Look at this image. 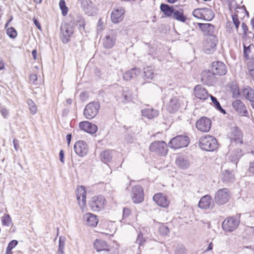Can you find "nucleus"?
Returning a JSON list of instances; mask_svg holds the SVG:
<instances>
[{
	"label": "nucleus",
	"mask_w": 254,
	"mask_h": 254,
	"mask_svg": "<svg viewBox=\"0 0 254 254\" xmlns=\"http://www.w3.org/2000/svg\"><path fill=\"white\" fill-rule=\"evenodd\" d=\"M159 111L152 108H147L141 110L142 116L148 119H152L159 115Z\"/></svg>",
	"instance_id": "c85d7f7f"
},
{
	"label": "nucleus",
	"mask_w": 254,
	"mask_h": 254,
	"mask_svg": "<svg viewBox=\"0 0 254 254\" xmlns=\"http://www.w3.org/2000/svg\"><path fill=\"white\" fill-rule=\"evenodd\" d=\"M149 150L162 156L166 155L168 153L167 145L164 141H156L151 143Z\"/></svg>",
	"instance_id": "7ed1b4c3"
},
{
	"label": "nucleus",
	"mask_w": 254,
	"mask_h": 254,
	"mask_svg": "<svg viewBox=\"0 0 254 254\" xmlns=\"http://www.w3.org/2000/svg\"><path fill=\"white\" fill-rule=\"evenodd\" d=\"M214 16L213 11L207 8H203L202 9V19L210 21L213 19Z\"/></svg>",
	"instance_id": "e433bc0d"
},
{
	"label": "nucleus",
	"mask_w": 254,
	"mask_h": 254,
	"mask_svg": "<svg viewBox=\"0 0 254 254\" xmlns=\"http://www.w3.org/2000/svg\"><path fill=\"white\" fill-rule=\"evenodd\" d=\"M6 33L8 36L11 38H15L17 36V32L13 27L7 28Z\"/></svg>",
	"instance_id": "de8ad7c7"
},
{
	"label": "nucleus",
	"mask_w": 254,
	"mask_h": 254,
	"mask_svg": "<svg viewBox=\"0 0 254 254\" xmlns=\"http://www.w3.org/2000/svg\"><path fill=\"white\" fill-rule=\"evenodd\" d=\"M159 232L163 235H167L169 233V229L167 226L162 225L159 227Z\"/></svg>",
	"instance_id": "3c124183"
},
{
	"label": "nucleus",
	"mask_w": 254,
	"mask_h": 254,
	"mask_svg": "<svg viewBox=\"0 0 254 254\" xmlns=\"http://www.w3.org/2000/svg\"><path fill=\"white\" fill-rule=\"evenodd\" d=\"M125 12L124 8L121 6L114 9L111 14L112 21L115 23L120 22L124 18Z\"/></svg>",
	"instance_id": "f3484780"
},
{
	"label": "nucleus",
	"mask_w": 254,
	"mask_h": 254,
	"mask_svg": "<svg viewBox=\"0 0 254 254\" xmlns=\"http://www.w3.org/2000/svg\"><path fill=\"white\" fill-rule=\"evenodd\" d=\"M239 220L234 217H230L226 219L222 223V227L226 232L234 230L238 226Z\"/></svg>",
	"instance_id": "9b49d317"
},
{
	"label": "nucleus",
	"mask_w": 254,
	"mask_h": 254,
	"mask_svg": "<svg viewBox=\"0 0 254 254\" xmlns=\"http://www.w3.org/2000/svg\"><path fill=\"white\" fill-rule=\"evenodd\" d=\"M81 6L85 12L88 15L95 13L96 8L90 0H82Z\"/></svg>",
	"instance_id": "4be33fe9"
},
{
	"label": "nucleus",
	"mask_w": 254,
	"mask_h": 254,
	"mask_svg": "<svg viewBox=\"0 0 254 254\" xmlns=\"http://www.w3.org/2000/svg\"><path fill=\"white\" fill-rule=\"evenodd\" d=\"M86 191L84 187L78 186L76 189V198L78 205L82 211H85L86 208Z\"/></svg>",
	"instance_id": "423d86ee"
},
{
	"label": "nucleus",
	"mask_w": 254,
	"mask_h": 254,
	"mask_svg": "<svg viewBox=\"0 0 254 254\" xmlns=\"http://www.w3.org/2000/svg\"><path fill=\"white\" fill-rule=\"evenodd\" d=\"M217 43V38L214 36H208L206 39L204 46V52L207 54L213 53L216 50Z\"/></svg>",
	"instance_id": "6e6552de"
},
{
	"label": "nucleus",
	"mask_w": 254,
	"mask_h": 254,
	"mask_svg": "<svg viewBox=\"0 0 254 254\" xmlns=\"http://www.w3.org/2000/svg\"><path fill=\"white\" fill-rule=\"evenodd\" d=\"M145 241V240L143 238L142 234L141 233L139 234L136 239V243L138 244L139 246H141Z\"/></svg>",
	"instance_id": "5fc2aeb1"
},
{
	"label": "nucleus",
	"mask_w": 254,
	"mask_h": 254,
	"mask_svg": "<svg viewBox=\"0 0 254 254\" xmlns=\"http://www.w3.org/2000/svg\"><path fill=\"white\" fill-rule=\"evenodd\" d=\"M183 104V98L174 96L170 99L167 109L170 113H174L177 111Z\"/></svg>",
	"instance_id": "1a4fd4ad"
},
{
	"label": "nucleus",
	"mask_w": 254,
	"mask_h": 254,
	"mask_svg": "<svg viewBox=\"0 0 254 254\" xmlns=\"http://www.w3.org/2000/svg\"><path fill=\"white\" fill-rule=\"evenodd\" d=\"M27 103L28 105L30 113L33 115L35 114L37 111V106L35 104L31 99H28Z\"/></svg>",
	"instance_id": "ea45409f"
},
{
	"label": "nucleus",
	"mask_w": 254,
	"mask_h": 254,
	"mask_svg": "<svg viewBox=\"0 0 254 254\" xmlns=\"http://www.w3.org/2000/svg\"><path fill=\"white\" fill-rule=\"evenodd\" d=\"M193 94L197 99L201 100H206L209 96L207 91L199 85L195 87L193 90Z\"/></svg>",
	"instance_id": "6ab92c4d"
},
{
	"label": "nucleus",
	"mask_w": 254,
	"mask_h": 254,
	"mask_svg": "<svg viewBox=\"0 0 254 254\" xmlns=\"http://www.w3.org/2000/svg\"><path fill=\"white\" fill-rule=\"evenodd\" d=\"M199 146L201 149L213 151L217 147V142L215 138L210 135H205L200 138Z\"/></svg>",
	"instance_id": "f257e3e1"
},
{
	"label": "nucleus",
	"mask_w": 254,
	"mask_h": 254,
	"mask_svg": "<svg viewBox=\"0 0 254 254\" xmlns=\"http://www.w3.org/2000/svg\"><path fill=\"white\" fill-rule=\"evenodd\" d=\"M209 96L210 97L211 100L213 102L214 106L216 107V108L219 111H220L221 113L225 114V111L222 108L217 99L212 95H209Z\"/></svg>",
	"instance_id": "79ce46f5"
},
{
	"label": "nucleus",
	"mask_w": 254,
	"mask_h": 254,
	"mask_svg": "<svg viewBox=\"0 0 254 254\" xmlns=\"http://www.w3.org/2000/svg\"><path fill=\"white\" fill-rule=\"evenodd\" d=\"M123 213L124 218L127 217L130 214V210L128 208H124Z\"/></svg>",
	"instance_id": "bf43d9fd"
},
{
	"label": "nucleus",
	"mask_w": 254,
	"mask_h": 254,
	"mask_svg": "<svg viewBox=\"0 0 254 254\" xmlns=\"http://www.w3.org/2000/svg\"><path fill=\"white\" fill-rule=\"evenodd\" d=\"M71 138V134H68L66 135V140L67 142L68 145H69L70 143Z\"/></svg>",
	"instance_id": "69168bd1"
},
{
	"label": "nucleus",
	"mask_w": 254,
	"mask_h": 254,
	"mask_svg": "<svg viewBox=\"0 0 254 254\" xmlns=\"http://www.w3.org/2000/svg\"><path fill=\"white\" fill-rule=\"evenodd\" d=\"M230 195V191L228 189L226 188L220 189L215 194V201L219 205H223L228 201Z\"/></svg>",
	"instance_id": "39448f33"
},
{
	"label": "nucleus",
	"mask_w": 254,
	"mask_h": 254,
	"mask_svg": "<svg viewBox=\"0 0 254 254\" xmlns=\"http://www.w3.org/2000/svg\"><path fill=\"white\" fill-rule=\"evenodd\" d=\"M252 46H253L252 45L247 46L246 44H244V55L246 58L249 57V54L251 53V49Z\"/></svg>",
	"instance_id": "864d4df0"
},
{
	"label": "nucleus",
	"mask_w": 254,
	"mask_h": 254,
	"mask_svg": "<svg viewBox=\"0 0 254 254\" xmlns=\"http://www.w3.org/2000/svg\"><path fill=\"white\" fill-rule=\"evenodd\" d=\"M160 9L166 16L172 17L175 9L172 6H170L166 4H161Z\"/></svg>",
	"instance_id": "c9c22d12"
},
{
	"label": "nucleus",
	"mask_w": 254,
	"mask_h": 254,
	"mask_svg": "<svg viewBox=\"0 0 254 254\" xmlns=\"http://www.w3.org/2000/svg\"><path fill=\"white\" fill-rule=\"evenodd\" d=\"M32 55L34 60H36L37 51L36 50H34L32 52Z\"/></svg>",
	"instance_id": "774afa93"
},
{
	"label": "nucleus",
	"mask_w": 254,
	"mask_h": 254,
	"mask_svg": "<svg viewBox=\"0 0 254 254\" xmlns=\"http://www.w3.org/2000/svg\"><path fill=\"white\" fill-rule=\"evenodd\" d=\"M198 207L202 209H208L213 206L211 197L209 195L202 196L198 203Z\"/></svg>",
	"instance_id": "aec40b11"
},
{
	"label": "nucleus",
	"mask_w": 254,
	"mask_h": 254,
	"mask_svg": "<svg viewBox=\"0 0 254 254\" xmlns=\"http://www.w3.org/2000/svg\"><path fill=\"white\" fill-rule=\"evenodd\" d=\"M172 17L183 23L185 22L187 19V16L184 15V10L182 9H175Z\"/></svg>",
	"instance_id": "2f4dec72"
},
{
	"label": "nucleus",
	"mask_w": 254,
	"mask_h": 254,
	"mask_svg": "<svg viewBox=\"0 0 254 254\" xmlns=\"http://www.w3.org/2000/svg\"><path fill=\"white\" fill-rule=\"evenodd\" d=\"M60 161L63 163H64V153L63 150H61L59 154Z\"/></svg>",
	"instance_id": "e2e57ef3"
},
{
	"label": "nucleus",
	"mask_w": 254,
	"mask_h": 254,
	"mask_svg": "<svg viewBox=\"0 0 254 254\" xmlns=\"http://www.w3.org/2000/svg\"><path fill=\"white\" fill-rule=\"evenodd\" d=\"M214 75L212 71H204L201 74V80L204 83L210 85L215 81Z\"/></svg>",
	"instance_id": "cd10ccee"
},
{
	"label": "nucleus",
	"mask_w": 254,
	"mask_h": 254,
	"mask_svg": "<svg viewBox=\"0 0 254 254\" xmlns=\"http://www.w3.org/2000/svg\"><path fill=\"white\" fill-rule=\"evenodd\" d=\"M195 126L200 131L207 132L210 129L211 121L209 118L203 117L196 121Z\"/></svg>",
	"instance_id": "9d476101"
},
{
	"label": "nucleus",
	"mask_w": 254,
	"mask_h": 254,
	"mask_svg": "<svg viewBox=\"0 0 254 254\" xmlns=\"http://www.w3.org/2000/svg\"><path fill=\"white\" fill-rule=\"evenodd\" d=\"M17 244L18 242L16 240H12L8 244L7 249L12 250Z\"/></svg>",
	"instance_id": "4d7b16f0"
},
{
	"label": "nucleus",
	"mask_w": 254,
	"mask_h": 254,
	"mask_svg": "<svg viewBox=\"0 0 254 254\" xmlns=\"http://www.w3.org/2000/svg\"><path fill=\"white\" fill-rule=\"evenodd\" d=\"M116 41V36L113 30L110 31L102 40L104 47L108 49L112 48L115 45Z\"/></svg>",
	"instance_id": "dca6fc26"
},
{
	"label": "nucleus",
	"mask_w": 254,
	"mask_h": 254,
	"mask_svg": "<svg viewBox=\"0 0 254 254\" xmlns=\"http://www.w3.org/2000/svg\"><path fill=\"white\" fill-rule=\"evenodd\" d=\"M211 70L215 74L222 75L226 73L227 68L222 62H215L212 64Z\"/></svg>",
	"instance_id": "a211bd4d"
},
{
	"label": "nucleus",
	"mask_w": 254,
	"mask_h": 254,
	"mask_svg": "<svg viewBox=\"0 0 254 254\" xmlns=\"http://www.w3.org/2000/svg\"><path fill=\"white\" fill-rule=\"evenodd\" d=\"M237 162L238 161H236L235 163H231L230 164L232 166L230 170L228 169L222 171V176L224 182L228 183L233 182L234 180L235 176L233 172L237 168Z\"/></svg>",
	"instance_id": "4468645a"
},
{
	"label": "nucleus",
	"mask_w": 254,
	"mask_h": 254,
	"mask_svg": "<svg viewBox=\"0 0 254 254\" xmlns=\"http://www.w3.org/2000/svg\"><path fill=\"white\" fill-rule=\"evenodd\" d=\"M3 225L9 226L12 224V220L9 214H4L1 217Z\"/></svg>",
	"instance_id": "a19ab883"
},
{
	"label": "nucleus",
	"mask_w": 254,
	"mask_h": 254,
	"mask_svg": "<svg viewBox=\"0 0 254 254\" xmlns=\"http://www.w3.org/2000/svg\"><path fill=\"white\" fill-rule=\"evenodd\" d=\"M13 144H14V148L16 150H18V144L17 143H16V141L15 139H13Z\"/></svg>",
	"instance_id": "338daca9"
},
{
	"label": "nucleus",
	"mask_w": 254,
	"mask_h": 254,
	"mask_svg": "<svg viewBox=\"0 0 254 254\" xmlns=\"http://www.w3.org/2000/svg\"><path fill=\"white\" fill-rule=\"evenodd\" d=\"M103 22L99 20L97 25V30L101 31L103 29Z\"/></svg>",
	"instance_id": "680f3d73"
},
{
	"label": "nucleus",
	"mask_w": 254,
	"mask_h": 254,
	"mask_svg": "<svg viewBox=\"0 0 254 254\" xmlns=\"http://www.w3.org/2000/svg\"><path fill=\"white\" fill-rule=\"evenodd\" d=\"M248 172L254 174V151L252 152L251 161L250 163V167Z\"/></svg>",
	"instance_id": "a18cd8bd"
},
{
	"label": "nucleus",
	"mask_w": 254,
	"mask_h": 254,
	"mask_svg": "<svg viewBox=\"0 0 254 254\" xmlns=\"http://www.w3.org/2000/svg\"><path fill=\"white\" fill-rule=\"evenodd\" d=\"M189 142L190 139L188 136L178 135L170 140L168 146L172 149H177L187 146Z\"/></svg>",
	"instance_id": "f03ea898"
},
{
	"label": "nucleus",
	"mask_w": 254,
	"mask_h": 254,
	"mask_svg": "<svg viewBox=\"0 0 254 254\" xmlns=\"http://www.w3.org/2000/svg\"><path fill=\"white\" fill-rule=\"evenodd\" d=\"M106 202L105 198L102 196H93L89 202L91 209L94 211H98L102 209Z\"/></svg>",
	"instance_id": "0eeeda50"
},
{
	"label": "nucleus",
	"mask_w": 254,
	"mask_h": 254,
	"mask_svg": "<svg viewBox=\"0 0 254 254\" xmlns=\"http://www.w3.org/2000/svg\"><path fill=\"white\" fill-rule=\"evenodd\" d=\"M153 198L158 206L166 207L169 205V201L167 198L161 193L155 194Z\"/></svg>",
	"instance_id": "b1692460"
},
{
	"label": "nucleus",
	"mask_w": 254,
	"mask_h": 254,
	"mask_svg": "<svg viewBox=\"0 0 254 254\" xmlns=\"http://www.w3.org/2000/svg\"><path fill=\"white\" fill-rule=\"evenodd\" d=\"M176 165L182 169H186L189 167L190 163L189 158L186 156L182 155L177 158Z\"/></svg>",
	"instance_id": "a878e982"
},
{
	"label": "nucleus",
	"mask_w": 254,
	"mask_h": 254,
	"mask_svg": "<svg viewBox=\"0 0 254 254\" xmlns=\"http://www.w3.org/2000/svg\"><path fill=\"white\" fill-rule=\"evenodd\" d=\"M34 23L35 25L38 28V29L41 30V27L37 20H36V19H34Z\"/></svg>",
	"instance_id": "0e129e2a"
},
{
	"label": "nucleus",
	"mask_w": 254,
	"mask_h": 254,
	"mask_svg": "<svg viewBox=\"0 0 254 254\" xmlns=\"http://www.w3.org/2000/svg\"><path fill=\"white\" fill-rule=\"evenodd\" d=\"M95 249L97 252L102 251H109L108 246L105 241L96 240L94 243Z\"/></svg>",
	"instance_id": "72a5a7b5"
},
{
	"label": "nucleus",
	"mask_w": 254,
	"mask_h": 254,
	"mask_svg": "<svg viewBox=\"0 0 254 254\" xmlns=\"http://www.w3.org/2000/svg\"><path fill=\"white\" fill-rule=\"evenodd\" d=\"M64 245L65 238L60 236L59 238V247L57 251V254H64Z\"/></svg>",
	"instance_id": "58836bf2"
},
{
	"label": "nucleus",
	"mask_w": 254,
	"mask_h": 254,
	"mask_svg": "<svg viewBox=\"0 0 254 254\" xmlns=\"http://www.w3.org/2000/svg\"><path fill=\"white\" fill-rule=\"evenodd\" d=\"M99 108L100 104L98 102L89 103L84 109V116L88 119H92L97 115Z\"/></svg>",
	"instance_id": "20e7f679"
},
{
	"label": "nucleus",
	"mask_w": 254,
	"mask_h": 254,
	"mask_svg": "<svg viewBox=\"0 0 254 254\" xmlns=\"http://www.w3.org/2000/svg\"><path fill=\"white\" fill-rule=\"evenodd\" d=\"M201 31L204 34L210 36H213V33L214 31V27L213 25L209 23H197Z\"/></svg>",
	"instance_id": "bb28decb"
},
{
	"label": "nucleus",
	"mask_w": 254,
	"mask_h": 254,
	"mask_svg": "<svg viewBox=\"0 0 254 254\" xmlns=\"http://www.w3.org/2000/svg\"><path fill=\"white\" fill-rule=\"evenodd\" d=\"M242 133L240 129L237 127H234L232 129V134L230 136L231 139L234 140L237 143L242 144Z\"/></svg>",
	"instance_id": "c756f323"
},
{
	"label": "nucleus",
	"mask_w": 254,
	"mask_h": 254,
	"mask_svg": "<svg viewBox=\"0 0 254 254\" xmlns=\"http://www.w3.org/2000/svg\"><path fill=\"white\" fill-rule=\"evenodd\" d=\"M74 149L76 154L80 157L85 156L88 151L87 143L83 140L77 141L74 146Z\"/></svg>",
	"instance_id": "2eb2a0df"
},
{
	"label": "nucleus",
	"mask_w": 254,
	"mask_h": 254,
	"mask_svg": "<svg viewBox=\"0 0 254 254\" xmlns=\"http://www.w3.org/2000/svg\"><path fill=\"white\" fill-rule=\"evenodd\" d=\"M241 12L245 13V9L242 7L236 8V9L235 10V13L234 14H238V15H239V14Z\"/></svg>",
	"instance_id": "13d9d810"
},
{
	"label": "nucleus",
	"mask_w": 254,
	"mask_h": 254,
	"mask_svg": "<svg viewBox=\"0 0 254 254\" xmlns=\"http://www.w3.org/2000/svg\"><path fill=\"white\" fill-rule=\"evenodd\" d=\"M61 32L63 42L67 43L73 32V28L70 24L64 23L61 25Z\"/></svg>",
	"instance_id": "ddd939ff"
},
{
	"label": "nucleus",
	"mask_w": 254,
	"mask_h": 254,
	"mask_svg": "<svg viewBox=\"0 0 254 254\" xmlns=\"http://www.w3.org/2000/svg\"><path fill=\"white\" fill-rule=\"evenodd\" d=\"M131 198L135 203H139L144 199V192L142 187L137 186L132 188L131 191Z\"/></svg>",
	"instance_id": "f8f14e48"
},
{
	"label": "nucleus",
	"mask_w": 254,
	"mask_h": 254,
	"mask_svg": "<svg viewBox=\"0 0 254 254\" xmlns=\"http://www.w3.org/2000/svg\"><path fill=\"white\" fill-rule=\"evenodd\" d=\"M233 108L242 116H247L248 111L244 104L239 100H236L232 103Z\"/></svg>",
	"instance_id": "412c9836"
},
{
	"label": "nucleus",
	"mask_w": 254,
	"mask_h": 254,
	"mask_svg": "<svg viewBox=\"0 0 254 254\" xmlns=\"http://www.w3.org/2000/svg\"><path fill=\"white\" fill-rule=\"evenodd\" d=\"M131 100V97L130 93L127 91H123L122 94V102L123 103H127L130 101Z\"/></svg>",
	"instance_id": "c03bdc74"
},
{
	"label": "nucleus",
	"mask_w": 254,
	"mask_h": 254,
	"mask_svg": "<svg viewBox=\"0 0 254 254\" xmlns=\"http://www.w3.org/2000/svg\"><path fill=\"white\" fill-rule=\"evenodd\" d=\"M0 113H1L2 117L4 118H6L9 115L8 110L4 107H2L1 108Z\"/></svg>",
	"instance_id": "6e6d98bb"
},
{
	"label": "nucleus",
	"mask_w": 254,
	"mask_h": 254,
	"mask_svg": "<svg viewBox=\"0 0 254 254\" xmlns=\"http://www.w3.org/2000/svg\"><path fill=\"white\" fill-rule=\"evenodd\" d=\"M30 80L31 82L34 83L37 79V75L35 74H32L29 77Z\"/></svg>",
	"instance_id": "052dcab7"
},
{
	"label": "nucleus",
	"mask_w": 254,
	"mask_h": 254,
	"mask_svg": "<svg viewBox=\"0 0 254 254\" xmlns=\"http://www.w3.org/2000/svg\"><path fill=\"white\" fill-rule=\"evenodd\" d=\"M144 78L147 81L149 82L152 80L155 76L154 69L150 66L146 67L144 68Z\"/></svg>",
	"instance_id": "f704fd0d"
},
{
	"label": "nucleus",
	"mask_w": 254,
	"mask_h": 254,
	"mask_svg": "<svg viewBox=\"0 0 254 254\" xmlns=\"http://www.w3.org/2000/svg\"><path fill=\"white\" fill-rule=\"evenodd\" d=\"M243 94L251 103V105L254 109V89L247 87L244 89Z\"/></svg>",
	"instance_id": "7c9ffc66"
},
{
	"label": "nucleus",
	"mask_w": 254,
	"mask_h": 254,
	"mask_svg": "<svg viewBox=\"0 0 254 254\" xmlns=\"http://www.w3.org/2000/svg\"><path fill=\"white\" fill-rule=\"evenodd\" d=\"M59 6L62 10L63 15L64 16L66 15L68 12V8L65 5V1L64 0H61L59 2Z\"/></svg>",
	"instance_id": "37998d69"
},
{
	"label": "nucleus",
	"mask_w": 254,
	"mask_h": 254,
	"mask_svg": "<svg viewBox=\"0 0 254 254\" xmlns=\"http://www.w3.org/2000/svg\"><path fill=\"white\" fill-rule=\"evenodd\" d=\"M83 219L85 222V224L88 226L95 227L98 223V219L97 216L91 213H85Z\"/></svg>",
	"instance_id": "393cba45"
},
{
	"label": "nucleus",
	"mask_w": 254,
	"mask_h": 254,
	"mask_svg": "<svg viewBox=\"0 0 254 254\" xmlns=\"http://www.w3.org/2000/svg\"><path fill=\"white\" fill-rule=\"evenodd\" d=\"M248 67L249 70L252 72L251 74L254 77V60L251 59L248 63Z\"/></svg>",
	"instance_id": "603ef678"
},
{
	"label": "nucleus",
	"mask_w": 254,
	"mask_h": 254,
	"mask_svg": "<svg viewBox=\"0 0 254 254\" xmlns=\"http://www.w3.org/2000/svg\"><path fill=\"white\" fill-rule=\"evenodd\" d=\"M202 8H197L192 11V15L198 19H202Z\"/></svg>",
	"instance_id": "49530a36"
},
{
	"label": "nucleus",
	"mask_w": 254,
	"mask_h": 254,
	"mask_svg": "<svg viewBox=\"0 0 254 254\" xmlns=\"http://www.w3.org/2000/svg\"><path fill=\"white\" fill-rule=\"evenodd\" d=\"M140 72V70L137 68H132L127 71L123 75V78L126 81H129L131 79L134 78Z\"/></svg>",
	"instance_id": "473e14b6"
},
{
	"label": "nucleus",
	"mask_w": 254,
	"mask_h": 254,
	"mask_svg": "<svg viewBox=\"0 0 254 254\" xmlns=\"http://www.w3.org/2000/svg\"><path fill=\"white\" fill-rule=\"evenodd\" d=\"M79 127L84 131L93 134L97 130V127L87 121L80 122L79 124Z\"/></svg>",
	"instance_id": "5701e85b"
},
{
	"label": "nucleus",
	"mask_w": 254,
	"mask_h": 254,
	"mask_svg": "<svg viewBox=\"0 0 254 254\" xmlns=\"http://www.w3.org/2000/svg\"><path fill=\"white\" fill-rule=\"evenodd\" d=\"M239 17L240 16L238 15V14L232 15V20L237 30L238 29L240 24V22L239 19Z\"/></svg>",
	"instance_id": "8fccbe9b"
},
{
	"label": "nucleus",
	"mask_w": 254,
	"mask_h": 254,
	"mask_svg": "<svg viewBox=\"0 0 254 254\" xmlns=\"http://www.w3.org/2000/svg\"><path fill=\"white\" fill-rule=\"evenodd\" d=\"M100 156L102 161L106 164L109 163L112 158L111 151L109 150H105L102 152L100 154Z\"/></svg>",
	"instance_id": "4c0bfd02"
},
{
	"label": "nucleus",
	"mask_w": 254,
	"mask_h": 254,
	"mask_svg": "<svg viewBox=\"0 0 254 254\" xmlns=\"http://www.w3.org/2000/svg\"><path fill=\"white\" fill-rule=\"evenodd\" d=\"M231 91L232 93L233 97L234 98H238L240 96V92L238 87L236 85H234L231 87Z\"/></svg>",
	"instance_id": "09e8293b"
}]
</instances>
